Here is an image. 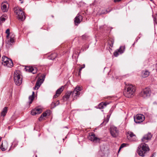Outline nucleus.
I'll return each mask as SVG.
<instances>
[{
    "instance_id": "nucleus-6",
    "label": "nucleus",
    "mask_w": 157,
    "mask_h": 157,
    "mask_svg": "<svg viewBox=\"0 0 157 157\" xmlns=\"http://www.w3.org/2000/svg\"><path fill=\"white\" fill-rule=\"evenodd\" d=\"M2 64L5 66H6L8 67H11L13 66L12 60L5 56L2 57Z\"/></svg>"
},
{
    "instance_id": "nucleus-16",
    "label": "nucleus",
    "mask_w": 157,
    "mask_h": 157,
    "mask_svg": "<svg viewBox=\"0 0 157 157\" xmlns=\"http://www.w3.org/2000/svg\"><path fill=\"white\" fill-rule=\"evenodd\" d=\"M8 147V143L6 141H4L2 142L1 146V148L2 151H4L7 150Z\"/></svg>"
},
{
    "instance_id": "nucleus-28",
    "label": "nucleus",
    "mask_w": 157,
    "mask_h": 157,
    "mask_svg": "<svg viewBox=\"0 0 157 157\" xmlns=\"http://www.w3.org/2000/svg\"><path fill=\"white\" fill-rule=\"evenodd\" d=\"M37 114L40 113L42 112V109L40 108H37L35 109Z\"/></svg>"
},
{
    "instance_id": "nucleus-44",
    "label": "nucleus",
    "mask_w": 157,
    "mask_h": 157,
    "mask_svg": "<svg viewBox=\"0 0 157 157\" xmlns=\"http://www.w3.org/2000/svg\"><path fill=\"white\" fill-rule=\"evenodd\" d=\"M152 2H153V0H150Z\"/></svg>"
},
{
    "instance_id": "nucleus-7",
    "label": "nucleus",
    "mask_w": 157,
    "mask_h": 157,
    "mask_svg": "<svg viewBox=\"0 0 157 157\" xmlns=\"http://www.w3.org/2000/svg\"><path fill=\"white\" fill-rule=\"evenodd\" d=\"M144 116L142 114H138L134 117L135 122L137 124L142 122L145 120Z\"/></svg>"
},
{
    "instance_id": "nucleus-40",
    "label": "nucleus",
    "mask_w": 157,
    "mask_h": 157,
    "mask_svg": "<svg viewBox=\"0 0 157 157\" xmlns=\"http://www.w3.org/2000/svg\"><path fill=\"white\" fill-rule=\"evenodd\" d=\"M155 153H153L152 155L151 156V157H155Z\"/></svg>"
},
{
    "instance_id": "nucleus-15",
    "label": "nucleus",
    "mask_w": 157,
    "mask_h": 157,
    "mask_svg": "<svg viewBox=\"0 0 157 157\" xmlns=\"http://www.w3.org/2000/svg\"><path fill=\"white\" fill-rule=\"evenodd\" d=\"M88 138L90 140L94 142H99L100 141L99 138L95 136V135L94 133L92 134Z\"/></svg>"
},
{
    "instance_id": "nucleus-19",
    "label": "nucleus",
    "mask_w": 157,
    "mask_h": 157,
    "mask_svg": "<svg viewBox=\"0 0 157 157\" xmlns=\"http://www.w3.org/2000/svg\"><path fill=\"white\" fill-rule=\"evenodd\" d=\"M9 5L7 6V5L3 3L2 4L1 9L3 12H7L8 10Z\"/></svg>"
},
{
    "instance_id": "nucleus-5",
    "label": "nucleus",
    "mask_w": 157,
    "mask_h": 157,
    "mask_svg": "<svg viewBox=\"0 0 157 157\" xmlns=\"http://www.w3.org/2000/svg\"><path fill=\"white\" fill-rule=\"evenodd\" d=\"M14 13L17 15L18 19L23 21L25 18V16L22 9L19 7H15L14 8Z\"/></svg>"
},
{
    "instance_id": "nucleus-25",
    "label": "nucleus",
    "mask_w": 157,
    "mask_h": 157,
    "mask_svg": "<svg viewBox=\"0 0 157 157\" xmlns=\"http://www.w3.org/2000/svg\"><path fill=\"white\" fill-rule=\"evenodd\" d=\"M109 117L108 115H107V118L106 119H105L103 122L101 124V125H105L109 121Z\"/></svg>"
},
{
    "instance_id": "nucleus-26",
    "label": "nucleus",
    "mask_w": 157,
    "mask_h": 157,
    "mask_svg": "<svg viewBox=\"0 0 157 157\" xmlns=\"http://www.w3.org/2000/svg\"><path fill=\"white\" fill-rule=\"evenodd\" d=\"M57 55L56 53L53 54L50 56V58L49 59L52 60L54 59L56 57Z\"/></svg>"
},
{
    "instance_id": "nucleus-30",
    "label": "nucleus",
    "mask_w": 157,
    "mask_h": 157,
    "mask_svg": "<svg viewBox=\"0 0 157 157\" xmlns=\"http://www.w3.org/2000/svg\"><path fill=\"white\" fill-rule=\"evenodd\" d=\"M6 15H3L0 17V20L2 22L4 21L6 19Z\"/></svg>"
},
{
    "instance_id": "nucleus-43",
    "label": "nucleus",
    "mask_w": 157,
    "mask_h": 157,
    "mask_svg": "<svg viewBox=\"0 0 157 157\" xmlns=\"http://www.w3.org/2000/svg\"><path fill=\"white\" fill-rule=\"evenodd\" d=\"M82 67H84V68L85 67V65L84 64H83Z\"/></svg>"
},
{
    "instance_id": "nucleus-20",
    "label": "nucleus",
    "mask_w": 157,
    "mask_h": 157,
    "mask_svg": "<svg viewBox=\"0 0 157 157\" xmlns=\"http://www.w3.org/2000/svg\"><path fill=\"white\" fill-rule=\"evenodd\" d=\"M149 75V72L147 70L143 71L142 72V76L143 78L147 77Z\"/></svg>"
},
{
    "instance_id": "nucleus-45",
    "label": "nucleus",
    "mask_w": 157,
    "mask_h": 157,
    "mask_svg": "<svg viewBox=\"0 0 157 157\" xmlns=\"http://www.w3.org/2000/svg\"><path fill=\"white\" fill-rule=\"evenodd\" d=\"M52 17H53V15H52Z\"/></svg>"
},
{
    "instance_id": "nucleus-39",
    "label": "nucleus",
    "mask_w": 157,
    "mask_h": 157,
    "mask_svg": "<svg viewBox=\"0 0 157 157\" xmlns=\"http://www.w3.org/2000/svg\"><path fill=\"white\" fill-rule=\"evenodd\" d=\"M113 44V40H111V44H109L110 46L111 47H112Z\"/></svg>"
},
{
    "instance_id": "nucleus-31",
    "label": "nucleus",
    "mask_w": 157,
    "mask_h": 157,
    "mask_svg": "<svg viewBox=\"0 0 157 157\" xmlns=\"http://www.w3.org/2000/svg\"><path fill=\"white\" fill-rule=\"evenodd\" d=\"M31 114L33 115H35L36 114H37L35 109L32 110L31 111Z\"/></svg>"
},
{
    "instance_id": "nucleus-14",
    "label": "nucleus",
    "mask_w": 157,
    "mask_h": 157,
    "mask_svg": "<svg viewBox=\"0 0 157 157\" xmlns=\"http://www.w3.org/2000/svg\"><path fill=\"white\" fill-rule=\"evenodd\" d=\"M25 69L26 71L32 72L33 74H35L37 71V68L35 67H25Z\"/></svg>"
},
{
    "instance_id": "nucleus-12",
    "label": "nucleus",
    "mask_w": 157,
    "mask_h": 157,
    "mask_svg": "<svg viewBox=\"0 0 157 157\" xmlns=\"http://www.w3.org/2000/svg\"><path fill=\"white\" fill-rule=\"evenodd\" d=\"M128 134L129 135L128 139L131 141H136L137 139L136 136L132 132H128Z\"/></svg>"
},
{
    "instance_id": "nucleus-41",
    "label": "nucleus",
    "mask_w": 157,
    "mask_h": 157,
    "mask_svg": "<svg viewBox=\"0 0 157 157\" xmlns=\"http://www.w3.org/2000/svg\"><path fill=\"white\" fill-rule=\"evenodd\" d=\"M121 0H114L115 2H118L121 1Z\"/></svg>"
},
{
    "instance_id": "nucleus-2",
    "label": "nucleus",
    "mask_w": 157,
    "mask_h": 157,
    "mask_svg": "<svg viewBox=\"0 0 157 157\" xmlns=\"http://www.w3.org/2000/svg\"><path fill=\"white\" fill-rule=\"evenodd\" d=\"M135 91V88L133 85L128 84L125 86L123 94L126 97L131 98L134 95Z\"/></svg>"
},
{
    "instance_id": "nucleus-10",
    "label": "nucleus",
    "mask_w": 157,
    "mask_h": 157,
    "mask_svg": "<svg viewBox=\"0 0 157 157\" xmlns=\"http://www.w3.org/2000/svg\"><path fill=\"white\" fill-rule=\"evenodd\" d=\"M41 78H40L37 79L34 87V89L35 90H37L38 89L41 84L44 82L45 78V76L42 75L41 76Z\"/></svg>"
},
{
    "instance_id": "nucleus-8",
    "label": "nucleus",
    "mask_w": 157,
    "mask_h": 157,
    "mask_svg": "<svg viewBox=\"0 0 157 157\" xmlns=\"http://www.w3.org/2000/svg\"><path fill=\"white\" fill-rule=\"evenodd\" d=\"M151 92L149 89L145 88L141 91L140 94V95L144 98H146L150 96Z\"/></svg>"
},
{
    "instance_id": "nucleus-42",
    "label": "nucleus",
    "mask_w": 157,
    "mask_h": 157,
    "mask_svg": "<svg viewBox=\"0 0 157 157\" xmlns=\"http://www.w3.org/2000/svg\"><path fill=\"white\" fill-rule=\"evenodd\" d=\"M110 11H111V10H109V11H108V10H106V11L107 12V13H108V12H110Z\"/></svg>"
},
{
    "instance_id": "nucleus-36",
    "label": "nucleus",
    "mask_w": 157,
    "mask_h": 157,
    "mask_svg": "<svg viewBox=\"0 0 157 157\" xmlns=\"http://www.w3.org/2000/svg\"><path fill=\"white\" fill-rule=\"evenodd\" d=\"M102 104L103 105V106H106V105L109 104V103L107 102H102Z\"/></svg>"
},
{
    "instance_id": "nucleus-11",
    "label": "nucleus",
    "mask_w": 157,
    "mask_h": 157,
    "mask_svg": "<svg viewBox=\"0 0 157 157\" xmlns=\"http://www.w3.org/2000/svg\"><path fill=\"white\" fill-rule=\"evenodd\" d=\"M152 136V135L151 133L148 132L143 136L142 139V141L145 143L151 140Z\"/></svg>"
},
{
    "instance_id": "nucleus-3",
    "label": "nucleus",
    "mask_w": 157,
    "mask_h": 157,
    "mask_svg": "<svg viewBox=\"0 0 157 157\" xmlns=\"http://www.w3.org/2000/svg\"><path fill=\"white\" fill-rule=\"evenodd\" d=\"M149 150L148 145L145 143L141 144L138 147L137 152L141 156H144L145 153Z\"/></svg>"
},
{
    "instance_id": "nucleus-38",
    "label": "nucleus",
    "mask_w": 157,
    "mask_h": 157,
    "mask_svg": "<svg viewBox=\"0 0 157 157\" xmlns=\"http://www.w3.org/2000/svg\"><path fill=\"white\" fill-rule=\"evenodd\" d=\"M156 18H157V13L156 14V17H155L153 19L154 22H155L157 24V22L156 21Z\"/></svg>"
},
{
    "instance_id": "nucleus-21",
    "label": "nucleus",
    "mask_w": 157,
    "mask_h": 157,
    "mask_svg": "<svg viewBox=\"0 0 157 157\" xmlns=\"http://www.w3.org/2000/svg\"><path fill=\"white\" fill-rule=\"evenodd\" d=\"M7 107H5L2 112L1 113V115L3 117H4L6 115V114L7 113Z\"/></svg>"
},
{
    "instance_id": "nucleus-24",
    "label": "nucleus",
    "mask_w": 157,
    "mask_h": 157,
    "mask_svg": "<svg viewBox=\"0 0 157 157\" xmlns=\"http://www.w3.org/2000/svg\"><path fill=\"white\" fill-rule=\"evenodd\" d=\"M124 46H121L120 48L118 50V51L120 54H122L124 52Z\"/></svg>"
},
{
    "instance_id": "nucleus-35",
    "label": "nucleus",
    "mask_w": 157,
    "mask_h": 157,
    "mask_svg": "<svg viewBox=\"0 0 157 157\" xmlns=\"http://www.w3.org/2000/svg\"><path fill=\"white\" fill-rule=\"evenodd\" d=\"M118 51H115V52H114V55L115 56V57H117V56L118 55H119V53H118Z\"/></svg>"
},
{
    "instance_id": "nucleus-29",
    "label": "nucleus",
    "mask_w": 157,
    "mask_h": 157,
    "mask_svg": "<svg viewBox=\"0 0 157 157\" xmlns=\"http://www.w3.org/2000/svg\"><path fill=\"white\" fill-rule=\"evenodd\" d=\"M6 33L7 34L6 38L9 39V36L11 35L10 33V30L9 29H7L6 32Z\"/></svg>"
},
{
    "instance_id": "nucleus-34",
    "label": "nucleus",
    "mask_w": 157,
    "mask_h": 157,
    "mask_svg": "<svg viewBox=\"0 0 157 157\" xmlns=\"http://www.w3.org/2000/svg\"><path fill=\"white\" fill-rule=\"evenodd\" d=\"M84 68V67H81L79 69V71L78 73V76H80L81 73V71L82 69Z\"/></svg>"
},
{
    "instance_id": "nucleus-22",
    "label": "nucleus",
    "mask_w": 157,
    "mask_h": 157,
    "mask_svg": "<svg viewBox=\"0 0 157 157\" xmlns=\"http://www.w3.org/2000/svg\"><path fill=\"white\" fill-rule=\"evenodd\" d=\"M34 92L33 91L32 94V95L30 96L29 97V103L31 104L32 103L33 100L34 99Z\"/></svg>"
},
{
    "instance_id": "nucleus-1",
    "label": "nucleus",
    "mask_w": 157,
    "mask_h": 157,
    "mask_svg": "<svg viewBox=\"0 0 157 157\" xmlns=\"http://www.w3.org/2000/svg\"><path fill=\"white\" fill-rule=\"evenodd\" d=\"M82 90V88L79 86H77L76 87L74 90L72 92L71 91H68L65 94V95L63 96V98L64 99L66 98V100L68 99L72 94L73 100L76 99L77 97L80 94V91Z\"/></svg>"
},
{
    "instance_id": "nucleus-13",
    "label": "nucleus",
    "mask_w": 157,
    "mask_h": 157,
    "mask_svg": "<svg viewBox=\"0 0 157 157\" xmlns=\"http://www.w3.org/2000/svg\"><path fill=\"white\" fill-rule=\"evenodd\" d=\"M82 16L78 14L77 16L75 18L74 20V22L75 25H78L80 22L82 21Z\"/></svg>"
},
{
    "instance_id": "nucleus-46",
    "label": "nucleus",
    "mask_w": 157,
    "mask_h": 157,
    "mask_svg": "<svg viewBox=\"0 0 157 157\" xmlns=\"http://www.w3.org/2000/svg\"><path fill=\"white\" fill-rule=\"evenodd\" d=\"M111 110H110V112H111Z\"/></svg>"
},
{
    "instance_id": "nucleus-17",
    "label": "nucleus",
    "mask_w": 157,
    "mask_h": 157,
    "mask_svg": "<svg viewBox=\"0 0 157 157\" xmlns=\"http://www.w3.org/2000/svg\"><path fill=\"white\" fill-rule=\"evenodd\" d=\"M64 89L63 86H62L59 88L56 91V94L54 95L53 98H56L58 97L59 95L61 94L62 91Z\"/></svg>"
},
{
    "instance_id": "nucleus-18",
    "label": "nucleus",
    "mask_w": 157,
    "mask_h": 157,
    "mask_svg": "<svg viewBox=\"0 0 157 157\" xmlns=\"http://www.w3.org/2000/svg\"><path fill=\"white\" fill-rule=\"evenodd\" d=\"M50 111H47L43 113L42 115H41L40 117L39 118V120L40 121H41L43 119H44V117H46L47 114L50 115Z\"/></svg>"
},
{
    "instance_id": "nucleus-4",
    "label": "nucleus",
    "mask_w": 157,
    "mask_h": 157,
    "mask_svg": "<svg viewBox=\"0 0 157 157\" xmlns=\"http://www.w3.org/2000/svg\"><path fill=\"white\" fill-rule=\"evenodd\" d=\"M14 80L17 85H20L22 82V76L19 71H15L14 74Z\"/></svg>"
},
{
    "instance_id": "nucleus-33",
    "label": "nucleus",
    "mask_w": 157,
    "mask_h": 157,
    "mask_svg": "<svg viewBox=\"0 0 157 157\" xmlns=\"http://www.w3.org/2000/svg\"><path fill=\"white\" fill-rule=\"evenodd\" d=\"M126 145H127V144H124V143L122 144L120 146V147L119 148V151L120 150V149H121L122 148L124 147H125L126 146Z\"/></svg>"
},
{
    "instance_id": "nucleus-32",
    "label": "nucleus",
    "mask_w": 157,
    "mask_h": 157,
    "mask_svg": "<svg viewBox=\"0 0 157 157\" xmlns=\"http://www.w3.org/2000/svg\"><path fill=\"white\" fill-rule=\"evenodd\" d=\"M98 107L99 109H103L104 108V106L102 104V102L99 104L98 105Z\"/></svg>"
},
{
    "instance_id": "nucleus-27",
    "label": "nucleus",
    "mask_w": 157,
    "mask_h": 157,
    "mask_svg": "<svg viewBox=\"0 0 157 157\" xmlns=\"http://www.w3.org/2000/svg\"><path fill=\"white\" fill-rule=\"evenodd\" d=\"M89 47V46L88 45H86L83 46L81 48V50L82 51H84L85 50H86Z\"/></svg>"
},
{
    "instance_id": "nucleus-23",
    "label": "nucleus",
    "mask_w": 157,
    "mask_h": 157,
    "mask_svg": "<svg viewBox=\"0 0 157 157\" xmlns=\"http://www.w3.org/2000/svg\"><path fill=\"white\" fill-rule=\"evenodd\" d=\"M10 39H8V38H7V39H8V41H10V43H13V42H14V35L12 34L11 35H10Z\"/></svg>"
},
{
    "instance_id": "nucleus-9",
    "label": "nucleus",
    "mask_w": 157,
    "mask_h": 157,
    "mask_svg": "<svg viewBox=\"0 0 157 157\" xmlns=\"http://www.w3.org/2000/svg\"><path fill=\"white\" fill-rule=\"evenodd\" d=\"M110 133L111 136L113 137H117L119 134V130L116 127L113 126L110 128Z\"/></svg>"
},
{
    "instance_id": "nucleus-37",
    "label": "nucleus",
    "mask_w": 157,
    "mask_h": 157,
    "mask_svg": "<svg viewBox=\"0 0 157 157\" xmlns=\"http://www.w3.org/2000/svg\"><path fill=\"white\" fill-rule=\"evenodd\" d=\"M59 101H58L56 103H54L55 107L56 106V105H59Z\"/></svg>"
}]
</instances>
